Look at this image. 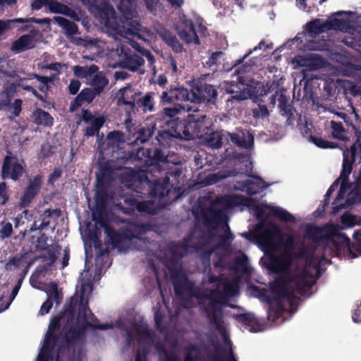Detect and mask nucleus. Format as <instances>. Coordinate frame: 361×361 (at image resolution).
I'll return each mask as SVG.
<instances>
[{
	"mask_svg": "<svg viewBox=\"0 0 361 361\" xmlns=\"http://www.w3.org/2000/svg\"><path fill=\"white\" fill-rule=\"evenodd\" d=\"M97 323V318L92 313L89 308L87 299H85L83 295H82L75 324L68 329L64 326L60 333L61 340L59 341V344L61 342L64 344L63 351L66 348L70 349L73 348L75 344L82 340L88 327L100 330H106L112 328V324Z\"/></svg>",
	"mask_w": 361,
	"mask_h": 361,
	"instance_id": "obj_1",
	"label": "nucleus"
},
{
	"mask_svg": "<svg viewBox=\"0 0 361 361\" xmlns=\"http://www.w3.org/2000/svg\"><path fill=\"white\" fill-rule=\"evenodd\" d=\"M117 8L121 13L120 22L114 15L105 20V26L109 33L116 37L120 36L126 38L140 31V24L134 19L135 0H120Z\"/></svg>",
	"mask_w": 361,
	"mask_h": 361,
	"instance_id": "obj_2",
	"label": "nucleus"
},
{
	"mask_svg": "<svg viewBox=\"0 0 361 361\" xmlns=\"http://www.w3.org/2000/svg\"><path fill=\"white\" fill-rule=\"evenodd\" d=\"M209 341L215 350L214 353H211L206 344H190L185 349L183 361H238L232 350H227L219 345L212 337H209Z\"/></svg>",
	"mask_w": 361,
	"mask_h": 361,
	"instance_id": "obj_3",
	"label": "nucleus"
},
{
	"mask_svg": "<svg viewBox=\"0 0 361 361\" xmlns=\"http://www.w3.org/2000/svg\"><path fill=\"white\" fill-rule=\"evenodd\" d=\"M217 288H212L208 293H197L195 298L199 300L200 309L206 314L209 323L214 324L221 334L224 333L225 328L223 321L219 317L222 313L223 307L226 303L224 298L219 296Z\"/></svg>",
	"mask_w": 361,
	"mask_h": 361,
	"instance_id": "obj_4",
	"label": "nucleus"
},
{
	"mask_svg": "<svg viewBox=\"0 0 361 361\" xmlns=\"http://www.w3.org/2000/svg\"><path fill=\"white\" fill-rule=\"evenodd\" d=\"M197 114H188L185 119L176 120V130L178 135L182 139L190 140L195 138H202L207 134L209 122L205 114H198L199 111L195 110Z\"/></svg>",
	"mask_w": 361,
	"mask_h": 361,
	"instance_id": "obj_5",
	"label": "nucleus"
},
{
	"mask_svg": "<svg viewBox=\"0 0 361 361\" xmlns=\"http://www.w3.org/2000/svg\"><path fill=\"white\" fill-rule=\"evenodd\" d=\"M357 154V147L356 144H353L350 149V152H343V159L342 164V170L340 173L339 178L341 180V188L337 195L336 199L333 202L334 207L332 209L333 214L338 213L342 208L343 205L337 206L336 201L343 198L344 192L348 183L349 176L353 171V166L355 161V156Z\"/></svg>",
	"mask_w": 361,
	"mask_h": 361,
	"instance_id": "obj_6",
	"label": "nucleus"
},
{
	"mask_svg": "<svg viewBox=\"0 0 361 361\" xmlns=\"http://www.w3.org/2000/svg\"><path fill=\"white\" fill-rule=\"evenodd\" d=\"M339 234L338 226L333 224H326L323 226H307L305 230V237L314 243H319L324 240H329L334 245L333 238Z\"/></svg>",
	"mask_w": 361,
	"mask_h": 361,
	"instance_id": "obj_7",
	"label": "nucleus"
},
{
	"mask_svg": "<svg viewBox=\"0 0 361 361\" xmlns=\"http://www.w3.org/2000/svg\"><path fill=\"white\" fill-rule=\"evenodd\" d=\"M173 289L177 296H182L184 293L195 297L197 293H195L194 283L190 281L188 276L181 273L177 267H168Z\"/></svg>",
	"mask_w": 361,
	"mask_h": 361,
	"instance_id": "obj_8",
	"label": "nucleus"
},
{
	"mask_svg": "<svg viewBox=\"0 0 361 361\" xmlns=\"http://www.w3.org/2000/svg\"><path fill=\"white\" fill-rule=\"evenodd\" d=\"M151 230L152 226L149 224L133 223L128 228L123 230L122 232H118L121 238H118V240H114L112 245L121 249L126 243L134 238L140 239L142 235Z\"/></svg>",
	"mask_w": 361,
	"mask_h": 361,
	"instance_id": "obj_9",
	"label": "nucleus"
},
{
	"mask_svg": "<svg viewBox=\"0 0 361 361\" xmlns=\"http://www.w3.org/2000/svg\"><path fill=\"white\" fill-rule=\"evenodd\" d=\"M8 153V155H6L3 161L1 177L3 180L11 179L16 181L23 176L25 169L16 156L11 155L9 151Z\"/></svg>",
	"mask_w": 361,
	"mask_h": 361,
	"instance_id": "obj_10",
	"label": "nucleus"
},
{
	"mask_svg": "<svg viewBox=\"0 0 361 361\" xmlns=\"http://www.w3.org/2000/svg\"><path fill=\"white\" fill-rule=\"evenodd\" d=\"M270 289L276 295L283 297L292 307L296 300L294 290L291 289V277L279 276L270 283Z\"/></svg>",
	"mask_w": 361,
	"mask_h": 361,
	"instance_id": "obj_11",
	"label": "nucleus"
},
{
	"mask_svg": "<svg viewBox=\"0 0 361 361\" xmlns=\"http://www.w3.org/2000/svg\"><path fill=\"white\" fill-rule=\"evenodd\" d=\"M195 103H203L207 105H215L218 97V91L215 86L200 82L194 85Z\"/></svg>",
	"mask_w": 361,
	"mask_h": 361,
	"instance_id": "obj_12",
	"label": "nucleus"
},
{
	"mask_svg": "<svg viewBox=\"0 0 361 361\" xmlns=\"http://www.w3.org/2000/svg\"><path fill=\"white\" fill-rule=\"evenodd\" d=\"M151 202L148 201L139 202L133 197H127L124 198L123 203L119 202L116 204L115 207L117 210L121 212L126 215L131 216L135 210L140 212L151 213Z\"/></svg>",
	"mask_w": 361,
	"mask_h": 361,
	"instance_id": "obj_13",
	"label": "nucleus"
},
{
	"mask_svg": "<svg viewBox=\"0 0 361 361\" xmlns=\"http://www.w3.org/2000/svg\"><path fill=\"white\" fill-rule=\"evenodd\" d=\"M316 280L308 270L304 269L300 274L291 277V289L300 295H305L315 284Z\"/></svg>",
	"mask_w": 361,
	"mask_h": 361,
	"instance_id": "obj_14",
	"label": "nucleus"
},
{
	"mask_svg": "<svg viewBox=\"0 0 361 361\" xmlns=\"http://www.w3.org/2000/svg\"><path fill=\"white\" fill-rule=\"evenodd\" d=\"M42 177L41 175L35 176L25 187L24 192L20 197L19 205L21 208L28 207L35 197L39 194L42 188Z\"/></svg>",
	"mask_w": 361,
	"mask_h": 361,
	"instance_id": "obj_15",
	"label": "nucleus"
},
{
	"mask_svg": "<svg viewBox=\"0 0 361 361\" xmlns=\"http://www.w3.org/2000/svg\"><path fill=\"white\" fill-rule=\"evenodd\" d=\"M92 219L104 228L111 245L114 240H118V238H121L120 235H118V231H116L108 222L106 207H96V209L92 212Z\"/></svg>",
	"mask_w": 361,
	"mask_h": 361,
	"instance_id": "obj_16",
	"label": "nucleus"
},
{
	"mask_svg": "<svg viewBox=\"0 0 361 361\" xmlns=\"http://www.w3.org/2000/svg\"><path fill=\"white\" fill-rule=\"evenodd\" d=\"M120 58V66L131 71L137 70L140 66L144 65L145 63L142 56L135 53H133L129 48H121Z\"/></svg>",
	"mask_w": 361,
	"mask_h": 361,
	"instance_id": "obj_17",
	"label": "nucleus"
},
{
	"mask_svg": "<svg viewBox=\"0 0 361 361\" xmlns=\"http://www.w3.org/2000/svg\"><path fill=\"white\" fill-rule=\"evenodd\" d=\"M291 264L288 257L283 255L277 257L274 255H269L264 261L265 267L274 274H282L288 270Z\"/></svg>",
	"mask_w": 361,
	"mask_h": 361,
	"instance_id": "obj_18",
	"label": "nucleus"
},
{
	"mask_svg": "<svg viewBox=\"0 0 361 361\" xmlns=\"http://www.w3.org/2000/svg\"><path fill=\"white\" fill-rule=\"evenodd\" d=\"M193 233H190L181 241L172 242L169 245V251L176 259L183 257L188 252H192V240Z\"/></svg>",
	"mask_w": 361,
	"mask_h": 361,
	"instance_id": "obj_19",
	"label": "nucleus"
},
{
	"mask_svg": "<svg viewBox=\"0 0 361 361\" xmlns=\"http://www.w3.org/2000/svg\"><path fill=\"white\" fill-rule=\"evenodd\" d=\"M157 35L176 53H181L183 47L178 38L169 30L162 25H157L155 27Z\"/></svg>",
	"mask_w": 361,
	"mask_h": 361,
	"instance_id": "obj_20",
	"label": "nucleus"
},
{
	"mask_svg": "<svg viewBox=\"0 0 361 361\" xmlns=\"http://www.w3.org/2000/svg\"><path fill=\"white\" fill-rule=\"evenodd\" d=\"M47 299L44 302L39 311V315H44L48 314L53 307L54 302L56 305L60 304L63 297L59 293L58 290V285L56 282H51L49 283V290L47 293Z\"/></svg>",
	"mask_w": 361,
	"mask_h": 361,
	"instance_id": "obj_21",
	"label": "nucleus"
},
{
	"mask_svg": "<svg viewBox=\"0 0 361 361\" xmlns=\"http://www.w3.org/2000/svg\"><path fill=\"white\" fill-rule=\"evenodd\" d=\"M181 21L183 27L178 32V35L180 39L187 44L194 43L195 44H200V41L192 20L184 18Z\"/></svg>",
	"mask_w": 361,
	"mask_h": 361,
	"instance_id": "obj_22",
	"label": "nucleus"
},
{
	"mask_svg": "<svg viewBox=\"0 0 361 361\" xmlns=\"http://www.w3.org/2000/svg\"><path fill=\"white\" fill-rule=\"evenodd\" d=\"M36 35L35 29L30 34L23 35L15 40L11 46L10 50L16 54L22 53L35 47L34 38Z\"/></svg>",
	"mask_w": 361,
	"mask_h": 361,
	"instance_id": "obj_23",
	"label": "nucleus"
},
{
	"mask_svg": "<svg viewBox=\"0 0 361 361\" xmlns=\"http://www.w3.org/2000/svg\"><path fill=\"white\" fill-rule=\"evenodd\" d=\"M338 239L339 242L334 240V245L336 249L347 250L353 258L357 257L358 254H361L360 243H352L345 233L340 232Z\"/></svg>",
	"mask_w": 361,
	"mask_h": 361,
	"instance_id": "obj_24",
	"label": "nucleus"
},
{
	"mask_svg": "<svg viewBox=\"0 0 361 361\" xmlns=\"http://www.w3.org/2000/svg\"><path fill=\"white\" fill-rule=\"evenodd\" d=\"M250 176V175H249ZM255 180H245L239 182L241 190L245 191L248 195L252 196L261 191H263L268 185H264L265 182L257 176H251Z\"/></svg>",
	"mask_w": 361,
	"mask_h": 361,
	"instance_id": "obj_25",
	"label": "nucleus"
},
{
	"mask_svg": "<svg viewBox=\"0 0 361 361\" xmlns=\"http://www.w3.org/2000/svg\"><path fill=\"white\" fill-rule=\"evenodd\" d=\"M202 218L204 223L207 226L212 224L219 225L221 223H224L226 226V223H228V217L226 212L220 209H215L209 207L207 212L202 214Z\"/></svg>",
	"mask_w": 361,
	"mask_h": 361,
	"instance_id": "obj_26",
	"label": "nucleus"
},
{
	"mask_svg": "<svg viewBox=\"0 0 361 361\" xmlns=\"http://www.w3.org/2000/svg\"><path fill=\"white\" fill-rule=\"evenodd\" d=\"M61 317L60 316L54 317L49 324L47 332L45 334L44 343L54 346H58L57 343L61 337L60 334H56L61 327Z\"/></svg>",
	"mask_w": 361,
	"mask_h": 361,
	"instance_id": "obj_27",
	"label": "nucleus"
},
{
	"mask_svg": "<svg viewBox=\"0 0 361 361\" xmlns=\"http://www.w3.org/2000/svg\"><path fill=\"white\" fill-rule=\"evenodd\" d=\"M286 300V298L275 295L268 300L269 310L268 319L275 321L279 318L285 311V307L283 300Z\"/></svg>",
	"mask_w": 361,
	"mask_h": 361,
	"instance_id": "obj_28",
	"label": "nucleus"
},
{
	"mask_svg": "<svg viewBox=\"0 0 361 361\" xmlns=\"http://www.w3.org/2000/svg\"><path fill=\"white\" fill-rule=\"evenodd\" d=\"M98 94L92 88H84L71 102L70 111H76L84 102L91 103Z\"/></svg>",
	"mask_w": 361,
	"mask_h": 361,
	"instance_id": "obj_29",
	"label": "nucleus"
},
{
	"mask_svg": "<svg viewBox=\"0 0 361 361\" xmlns=\"http://www.w3.org/2000/svg\"><path fill=\"white\" fill-rule=\"evenodd\" d=\"M171 121V126H168L169 129L159 131V133L156 137L159 145L162 147L169 146L173 138L182 139L178 135V130H176V121Z\"/></svg>",
	"mask_w": 361,
	"mask_h": 361,
	"instance_id": "obj_30",
	"label": "nucleus"
},
{
	"mask_svg": "<svg viewBox=\"0 0 361 361\" xmlns=\"http://www.w3.org/2000/svg\"><path fill=\"white\" fill-rule=\"evenodd\" d=\"M122 181L130 188L136 183H149V180L145 171L130 170L123 176Z\"/></svg>",
	"mask_w": 361,
	"mask_h": 361,
	"instance_id": "obj_31",
	"label": "nucleus"
},
{
	"mask_svg": "<svg viewBox=\"0 0 361 361\" xmlns=\"http://www.w3.org/2000/svg\"><path fill=\"white\" fill-rule=\"evenodd\" d=\"M17 92V85L11 83L5 85L0 92V111L8 109L11 106V99Z\"/></svg>",
	"mask_w": 361,
	"mask_h": 361,
	"instance_id": "obj_32",
	"label": "nucleus"
},
{
	"mask_svg": "<svg viewBox=\"0 0 361 361\" xmlns=\"http://www.w3.org/2000/svg\"><path fill=\"white\" fill-rule=\"evenodd\" d=\"M214 288H217L219 293V296L224 298L225 302L228 301V298L233 296L237 290V284L235 282L224 278L221 283L216 285Z\"/></svg>",
	"mask_w": 361,
	"mask_h": 361,
	"instance_id": "obj_33",
	"label": "nucleus"
},
{
	"mask_svg": "<svg viewBox=\"0 0 361 361\" xmlns=\"http://www.w3.org/2000/svg\"><path fill=\"white\" fill-rule=\"evenodd\" d=\"M279 107L281 116L286 117V124L288 126L293 125L295 121V109L288 104L287 98L283 95H281L279 99Z\"/></svg>",
	"mask_w": 361,
	"mask_h": 361,
	"instance_id": "obj_34",
	"label": "nucleus"
},
{
	"mask_svg": "<svg viewBox=\"0 0 361 361\" xmlns=\"http://www.w3.org/2000/svg\"><path fill=\"white\" fill-rule=\"evenodd\" d=\"M213 235H209L205 237L202 235L197 242L193 243V240H192V252H199L200 251H203V255L205 257H209L215 250V247L209 248L207 250H204V248L208 245L212 240Z\"/></svg>",
	"mask_w": 361,
	"mask_h": 361,
	"instance_id": "obj_35",
	"label": "nucleus"
},
{
	"mask_svg": "<svg viewBox=\"0 0 361 361\" xmlns=\"http://www.w3.org/2000/svg\"><path fill=\"white\" fill-rule=\"evenodd\" d=\"M34 123L37 126L51 127L54 124V118L51 114L42 109H37L32 113Z\"/></svg>",
	"mask_w": 361,
	"mask_h": 361,
	"instance_id": "obj_36",
	"label": "nucleus"
},
{
	"mask_svg": "<svg viewBox=\"0 0 361 361\" xmlns=\"http://www.w3.org/2000/svg\"><path fill=\"white\" fill-rule=\"evenodd\" d=\"M155 130V123H151L140 128L135 134L136 137L133 143L135 145H139L147 142L152 137Z\"/></svg>",
	"mask_w": 361,
	"mask_h": 361,
	"instance_id": "obj_37",
	"label": "nucleus"
},
{
	"mask_svg": "<svg viewBox=\"0 0 361 361\" xmlns=\"http://www.w3.org/2000/svg\"><path fill=\"white\" fill-rule=\"evenodd\" d=\"M54 19L59 26L65 30L67 35L73 36L79 32L78 27L75 23L61 16H55Z\"/></svg>",
	"mask_w": 361,
	"mask_h": 361,
	"instance_id": "obj_38",
	"label": "nucleus"
},
{
	"mask_svg": "<svg viewBox=\"0 0 361 361\" xmlns=\"http://www.w3.org/2000/svg\"><path fill=\"white\" fill-rule=\"evenodd\" d=\"M174 97L176 99V102H187L190 101L191 102L195 103V91H194V85H192L191 90L189 91L187 88L185 87H178L173 89Z\"/></svg>",
	"mask_w": 361,
	"mask_h": 361,
	"instance_id": "obj_39",
	"label": "nucleus"
},
{
	"mask_svg": "<svg viewBox=\"0 0 361 361\" xmlns=\"http://www.w3.org/2000/svg\"><path fill=\"white\" fill-rule=\"evenodd\" d=\"M267 207L269 209L271 214L274 216L282 221L294 223L296 221L295 217L293 215L281 207L274 206H267Z\"/></svg>",
	"mask_w": 361,
	"mask_h": 361,
	"instance_id": "obj_40",
	"label": "nucleus"
},
{
	"mask_svg": "<svg viewBox=\"0 0 361 361\" xmlns=\"http://www.w3.org/2000/svg\"><path fill=\"white\" fill-rule=\"evenodd\" d=\"M224 226L226 227L224 233L219 235V241L215 248L226 249L229 247L235 238V235L231 232L228 223H226V226Z\"/></svg>",
	"mask_w": 361,
	"mask_h": 361,
	"instance_id": "obj_41",
	"label": "nucleus"
},
{
	"mask_svg": "<svg viewBox=\"0 0 361 361\" xmlns=\"http://www.w3.org/2000/svg\"><path fill=\"white\" fill-rule=\"evenodd\" d=\"M154 95V92H149L140 97L137 102L138 107L141 108L144 112L152 111L155 104L153 98Z\"/></svg>",
	"mask_w": 361,
	"mask_h": 361,
	"instance_id": "obj_42",
	"label": "nucleus"
},
{
	"mask_svg": "<svg viewBox=\"0 0 361 361\" xmlns=\"http://www.w3.org/2000/svg\"><path fill=\"white\" fill-rule=\"evenodd\" d=\"M109 80L105 76L101 73L94 75L92 81L91 86L94 92L99 95L104 90L105 87L108 85Z\"/></svg>",
	"mask_w": 361,
	"mask_h": 361,
	"instance_id": "obj_43",
	"label": "nucleus"
},
{
	"mask_svg": "<svg viewBox=\"0 0 361 361\" xmlns=\"http://www.w3.org/2000/svg\"><path fill=\"white\" fill-rule=\"evenodd\" d=\"M331 128L332 130L331 136L333 138L341 141H345L348 139L346 136V130L341 122L331 121Z\"/></svg>",
	"mask_w": 361,
	"mask_h": 361,
	"instance_id": "obj_44",
	"label": "nucleus"
},
{
	"mask_svg": "<svg viewBox=\"0 0 361 361\" xmlns=\"http://www.w3.org/2000/svg\"><path fill=\"white\" fill-rule=\"evenodd\" d=\"M105 120L104 117L99 116L95 118L90 126H87L85 130L84 135L87 137H92L98 134L102 127L104 126Z\"/></svg>",
	"mask_w": 361,
	"mask_h": 361,
	"instance_id": "obj_45",
	"label": "nucleus"
},
{
	"mask_svg": "<svg viewBox=\"0 0 361 361\" xmlns=\"http://www.w3.org/2000/svg\"><path fill=\"white\" fill-rule=\"evenodd\" d=\"M207 137L204 140L207 145L214 149H219L223 145L222 134L219 131H214L209 134H206Z\"/></svg>",
	"mask_w": 361,
	"mask_h": 361,
	"instance_id": "obj_46",
	"label": "nucleus"
},
{
	"mask_svg": "<svg viewBox=\"0 0 361 361\" xmlns=\"http://www.w3.org/2000/svg\"><path fill=\"white\" fill-rule=\"evenodd\" d=\"M56 346L43 343L42 347L38 355L37 361H54V348Z\"/></svg>",
	"mask_w": 361,
	"mask_h": 361,
	"instance_id": "obj_47",
	"label": "nucleus"
},
{
	"mask_svg": "<svg viewBox=\"0 0 361 361\" xmlns=\"http://www.w3.org/2000/svg\"><path fill=\"white\" fill-rule=\"evenodd\" d=\"M169 188L161 183L160 180H155L150 190L149 194L154 197H164L169 193Z\"/></svg>",
	"mask_w": 361,
	"mask_h": 361,
	"instance_id": "obj_48",
	"label": "nucleus"
},
{
	"mask_svg": "<svg viewBox=\"0 0 361 361\" xmlns=\"http://www.w3.org/2000/svg\"><path fill=\"white\" fill-rule=\"evenodd\" d=\"M32 77L41 82V85L38 87L39 90L43 93H45V96L47 97V92L50 88L49 84L53 82V78L47 76L39 75L37 73H33Z\"/></svg>",
	"mask_w": 361,
	"mask_h": 361,
	"instance_id": "obj_49",
	"label": "nucleus"
},
{
	"mask_svg": "<svg viewBox=\"0 0 361 361\" xmlns=\"http://www.w3.org/2000/svg\"><path fill=\"white\" fill-rule=\"evenodd\" d=\"M95 206L106 207L107 200V191L106 188H97L95 192Z\"/></svg>",
	"mask_w": 361,
	"mask_h": 361,
	"instance_id": "obj_50",
	"label": "nucleus"
},
{
	"mask_svg": "<svg viewBox=\"0 0 361 361\" xmlns=\"http://www.w3.org/2000/svg\"><path fill=\"white\" fill-rule=\"evenodd\" d=\"M25 80H26L25 78H19V82L16 85L17 87H20L24 90L32 92V94L36 98H37L39 101H41L42 102H46L47 97L44 96L42 94H40L33 87L24 84L23 81H25Z\"/></svg>",
	"mask_w": 361,
	"mask_h": 361,
	"instance_id": "obj_51",
	"label": "nucleus"
},
{
	"mask_svg": "<svg viewBox=\"0 0 361 361\" xmlns=\"http://www.w3.org/2000/svg\"><path fill=\"white\" fill-rule=\"evenodd\" d=\"M310 140L316 146L322 149H334L337 147V144L324 140L321 137L310 136Z\"/></svg>",
	"mask_w": 361,
	"mask_h": 361,
	"instance_id": "obj_52",
	"label": "nucleus"
},
{
	"mask_svg": "<svg viewBox=\"0 0 361 361\" xmlns=\"http://www.w3.org/2000/svg\"><path fill=\"white\" fill-rule=\"evenodd\" d=\"M265 49H271L272 47V44H266L264 40H262L257 46H255L252 49H250L249 51L245 54L241 59L235 61L234 66H238L242 63L254 51H257L258 49H262V48Z\"/></svg>",
	"mask_w": 361,
	"mask_h": 361,
	"instance_id": "obj_53",
	"label": "nucleus"
},
{
	"mask_svg": "<svg viewBox=\"0 0 361 361\" xmlns=\"http://www.w3.org/2000/svg\"><path fill=\"white\" fill-rule=\"evenodd\" d=\"M133 329L139 337L152 340L153 334L147 326H142L138 324H135Z\"/></svg>",
	"mask_w": 361,
	"mask_h": 361,
	"instance_id": "obj_54",
	"label": "nucleus"
},
{
	"mask_svg": "<svg viewBox=\"0 0 361 361\" xmlns=\"http://www.w3.org/2000/svg\"><path fill=\"white\" fill-rule=\"evenodd\" d=\"M65 6V4L56 0H48L47 8L52 13L61 14Z\"/></svg>",
	"mask_w": 361,
	"mask_h": 361,
	"instance_id": "obj_55",
	"label": "nucleus"
},
{
	"mask_svg": "<svg viewBox=\"0 0 361 361\" xmlns=\"http://www.w3.org/2000/svg\"><path fill=\"white\" fill-rule=\"evenodd\" d=\"M178 111L175 108H164L163 110L164 116L166 117L165 123L166 126H171V121L180 120L179 118H174Z\"/></svg>",
	"mask_w": 361,
	"mask_h": 361,
	"instance_id": "obj_56",
	"label": "nucleus"
},
{
	"mask_svg": "<svg viewBox=\"0 0 361 361\" xmlns=\"http://www.w3.org/2000/svg\"><path fill=\"white\" fill-rule=\"evenodd\" d=\"M235 319L244 324L246 326H252L255 323V319L252 314L243 313L235 315Z\"/></svg>",
	"mask_w": 361,
	"mask_h": 361,
	"instance_id": "obj_57",
	"label": "nucleus"
},
{
	"mask_svg": "<svg viewBox=\"0 0 361 361\" xmlns=\"http://www.w3.org/2000/svg\"><path fill=\"white\" fill-rule=\"evenodd\" d=\"M0 229V238L1 239L8 238L13 233V226L10 222H1Z\"/></svg>",
	"mask_w": 361,
	"mask_h": 361,
	"instance_id": "obj_58",
	"label": "nucleus"
},
{
	"mask_svg": "<svg viewBox=\"0 0 361 361\" xmlns=\"http://www.w3.org/2000/svg\"><path fill=\"white\" fill-rule=\"evenodd\" d=\"M231 141L235 144L236 145L242 147H247L249 144L245 140L244 136H241L237 133H231L230 134Z\"/></svg>",
	"mask_w": 361,
	"mask_h": 361,
	"instance_id": "obj_59",
	"label": "nucleus"
},
{
	"mask_svg": "<svg viewBox=\"0 0 361 361\" xmlns=\"http://www.w3.org/2000/svg\"><path fill=\"white\" fill-rule=\"evenodd\" d=\"M47 241H48V236L47 235V234L42 233L37 238V245H36V248L37 250H44V251L49 250V248L51 246H49L47 245Z\"/></svg>",
	"mask_w": 361,
	"mask_h": 361,
	"instance_id": "obj_60",
	"label": "nucleus"
},
{
	"mask_svg": "<svg viewBox=\"0 0 361 361\" xmlns=\"http://www.w3.org/2000/svg\"><path fill=\"white\" fill-rule=\"evenodd\" d=\"M341 179L338 178H337L334 183L333 184L329 187V188L328 189V190L326 191V193L325 195V198L324 200V204H323V208H324V210L325 209V207H328L329 204V197L331 195V194L335 191L336 188H337L338 185V183H339V180Z\"/></svg>",
	"mask_w": 361,
	"mask_h": 361,
	"instance_id": "obj_61",
	"label": "nucleus"
},
{
	"mask_svg": "<svg viewBox=\"0 0 361 361\" xmlns=\"http://www.w3.org/2000/svg\"><path fill=\"white\" fill-rule=\"evenodd\" d=\"M176 102L173 90L164 91L161 95V102L163 104H172Z\"/></svg>",
	"mask_w": 361,
	"mask_h": 361,
	"instance_id": "obj_62",
	"label": "nucleus"
},
{
	"mask_svg": "<svg viewBox=\"0 0 361 361\" xmlns=\"http://www.w3.org/2000/svg\"><path fill=\"white\" fill-rule=\"evenodd\" d=\"M247 257L243 254L241 255H238L234 258V265L237 269H243L245 268L247 264Z\"/></svg>",
	"mask_w": 361,
	"mask_h": 361,
	"instance_id": "obj_63",
	"label": "nucleus"
},
{
	"mask_svg": "<svg viewBox=\"0 0 361 361\" xmlns=\"http://www.w3.org/2000/svg\"><path fill=\"white\" fill-rule=\"evenodd\" d=\"M61 246L59 244L52 245L49 250H45L49 255V259L51 263H54L57 259L56 252L61 250Z\"/></svg>",
	"mask_w": 361,
	"mask_h": 361,
	"instance_id": "obj_64",
	"label": "nucleus"
}]
</instances>
